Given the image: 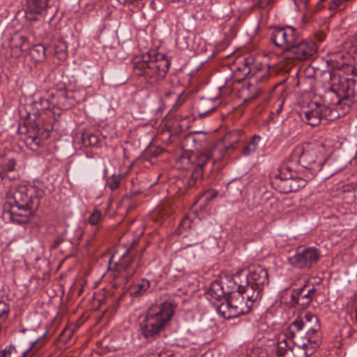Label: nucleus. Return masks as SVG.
<instances>
[{
  "mask_svg": "<svg viewBox=\"0 0 357 357\" xmlns=\"http://www.w3.org/2000/svg\"><path fill=\"white\" fill-rule=\"evenodd\" d=\"M164 206H161L155 210L151 215V218L155 220L156 216H160L161 219L164 218L165 213L164 212Z\"/></svg>",
  "mask_w": 357,
  "mask_h": 357,
  "instance_id": "nucleus-33",
  "label": "nucleus"
},
{
  "mask_svg": "<svg viewBox=\"0 0 357 357\" xmlns=\"http://www.w3.org/2000/svg\"><path fill=\"white\" fill-rule=\"evenodd\" d=\"M128 250H126V251L125 252V253H123V254L120 257V261H119V263H120V266H123V260L124 259V258L126 257V255L128 254Z\"/></svg>",
  "mask_w": 357,
  "mask_h": 357,
  "instance_id": "nucleus-38",
  "label": "nucleus"
},
{
  "mask_svg": "<svg viewBox=\"0 0 357 357\" xmlns=\"http://www.w3.org/2000/svg\"><path fill=\"white\" fill-rule=\"evenodd\" d=\"M290 341L289 330L286 334L279 336L276 344V352L278 356L288 357L290 355L291 346Z\"/></svg>",
  "mask_w": 357,
  "mask_h": 357,
  "instance_id": "nucleus-19",
  "label": "nucleus"
},
{
  "mask_svg": "<svg viewBox=\"0 0 357 357\" xmlns=\"http://www.w3.org/2000/svg\"><path fill=\"white\" fill-rule=\"evenodd\" d=\"M351 43H352V45H357V33L356 35H354Z\"/></svg>",
  "mask_w": 357,
  "mask_h": 357,
  "instance_id": "nucleus-41",
  "label": "nucleus"
},
{
  "mask_svg": "<svg viewBox=\"0 0 357 357\" xmlns=\"http://www.w3.org/2000/svg\"><path fill=\"white\" fill-rule=\"evenodd\" d=\"M225 282L227 289L231 291H241L244 293L249 287L248 273L241 269L233 275H227Z\"/></svg>",
  "mask_w": 357,
  "mask_h": 357,
  "instance_id": "nucleus-11",
  "label": "nucleus"
},
{
  "mask_svg": "<svg viewBox=\"0 0 357 357\" xmlns=\"http://www.w3.org/2000/svg\"><path fill=\"white\" fill-rule=\"evenodd\" d=\"M42 47V50L43 52V53L47 50V46H44V45H42L40 46Z\"/></svg>",
  "mask_w": 357,
  "mask_h": 357,
  "instance_id": "nucleus-46",
  "label": "nucleus"
},
{
  "mask_svg": "<svg viewBox=\"0 0 357 357\" xmlns=\"http://www.w3.org/2000/svg\"><path fill=\"white\" fill-rule=\"evenodd\" d=\"M104 216L101 211L98 208H95L90 214L88 222L92 226H97L103 220Z\"/></svg>",
  "mask_w": 357,
  "mask_h": 357,
  "instance_id": "nucleus-26",
  "label": "nucleus"
},
{
  "mask_svg": "<svg viewBox=\"0 0 357 357\" xmlns=\"http://www.w3.org/2000/svg\"><path fill=\"white\" fill-rule=\"evenodd\" d=\"M294 173L287 167H282L280 169L279 174L276 176L275 179H290L294 176Z\"/></svg>",
  "mask_w": 357,
  "mask_h": 357,
  "instance_id": "nucleus-29",
  "label": "nucleus"
},
{
  "mask_svg": "<svg viewBox=\"0 0 357 357\" xmlns=\"http://www.w3.org/2000/svg\"><path fill=\"white\" fill-rule=\"evenodd\" d=\"M27 140L29 141L30 144H34L36 146L40 145V139L36 136L29 137Z\"/></svg>",
  "mask_w": 357,
  "mask_h": 357,
  "instance_id": "nucleus-34",
  "label": "nucleus"
},
{
  "mask_svg": "<svg viewBox=\"0 0 357 357\" xmlns=\"http://www.w3.org/2000/svg\"><path fill=\"white\" fill-rule=\"evenodd\" d=\"M289 328L290 333H299L300 335L311 340L312 343L319 344L321 342L319 319L312 313H306L303 317L297 318L290 324Z\"/></svg>",
  "mask_w": 357,
  "mask_h": 357,
  "instance_id": "nucleus-5",
  "label": "nucleus"
},
{
  "mask_svg": "<svg viewBox=\"0 0 357 357\" xmlns=\"http://www.w3.org/2000/svg\"><path fill=\"white\" fill-rule=\"evenodd\" d=\"M326 160V149L321 142L306 146L299 155L298 162L309 172L308 178L319 172Z\"/></svg>",
  "mask_w": 357,
  "mask_h": 357,
  "instance_id": "nucleus-4",
  "label": "nucleus"
},
{
  "mask_svg": "<svg viewBox=\"0 0 357 357\" xmlns=\"http://www.w3.org/2000/svg\"><path fill=\"white\" fill-rule=\"evenodd\" d=\"M267 356H268L267 353L266 351H264V350H262L259 347L255 348L250 354V357H267Z\"/></svg>",
  "mask_w": 357,
  "mask_h": 357,
  "instance_id": "nucleus-32",
  "label": "nucleus"
},
{
  "mask_svg": "<svg viewBox=\"0 0 357 357\" xmlns=\"http://www.w3.org/2000/svg\"><path fill=\"white\" fill-rule=\"evenodd\" d=\"M8 312L7 310H3L1 313H0V320L4 319L7 317Z\"/></svg>",
  "mask_w": 357,
  "mask_h": 357,
  "instance_id": "nucleus-37",
  "label": "nucleus"
},
{
  "mask_svg": "<svg viewBox=\"0 0 357 357\" xmlns=\"http://www.w3.org/2000/svg\"><path fill=\"white\" fill-rule=\"evenodd\" d=\"M47 101L48 102L47 107L52 105L54 107L57 106L63 109L70 107L74 104L70 93L65 89L57 90L55 93H52L50 99H48Z\"/></svg>",
  "mask_w": 357,
  "mask_h": 357,
  "instance_id": "nucleus-12",
  "label": "nucleus"
},
{
  "mask_svg": "<svg viewBox=\"0 0 357 357\" xmlns=\"http://www.w3.org/2000/svg\"><path fill=\"white\" fill-rule=\"evenodd\" d=\"M139 267V260L137 258L132 259L128 264L123 266L126 276L128 278L132 277L135 273H137V270Z\"/></svg>",
  "mask_w": 357,
  "mask_h": 357,
  "instance_id": "nucleus-25",
  "label": "nucleus"
},
{
  "mask_svg": "<svg viewBox=\"0 0 357 357\" xmlns=\"http://www.w3.org/2000/svg\"><path fill=\"white\" fill-rule=\"evenodd\" d=\"M278 200L274 197H271L268 198L266 202V207L270 208L271 211H276L278 208Z\"/></svg>",
  "mask_w": 357,
  "mask_h": 357,
  "instance_id": "nucleus-31",
  "label": "nucleus"
},
{
  "mask_svg": "<svg viewBox=\"0 0 357 357\" xmlns=\"http://www.w3.org/2000/svg\"><path fill=\"white\" fill-rule=\"evenodd\" d=\"M174 306L170 303L149 309L139 321V333L144 338L151 340L159 335L170 321Z\"/></svg>",
  "mask_w": 357,
  "mask_h": 357,
  "instance_id": "nucleus-2",
  "label": "nucleus"
},
{
  "mask_svg": "<svg viewBox=\"0 0 357 357\" xmlns=\"http://www.w3.org/2000/svg\"><path fill=\"white\" fill-rule=\"evenodd\" d=\"M142 63L136 66L137 70H140V75L145 77H152L157 72L159 66L157 61L162 60L165 63L167 68L169 66V61L166 60L165 56L162 54L156 53L155 50H147L142 54Z\"/></svg>",
  "mask_w": 357,
  "mask_h": 357,
  "instance_id": "nucleus-8",
  "label": "nucleus"
},
{
  "mask_svg": "<svg viewBox=\"0 0 357 357\" xmlns=\"http://www.w3.org/2000/svg\"><path fill=\"white\" fill-rule=\"evenodd\" d=\"M314 288L310 289L307 293L303 292V289H299L298 303L303 307H307L314 296Z\"/></svg>",
  "mask_w": 357,
  "mask_h": 357,
  "instance_id": "nucleus-20",
  "label": "nucleus"
},
{
  "mask_svg": "<svg viewBox=\"0 0 357 357\" xmlns=\"http://www.w3.org/2000/svg\"><path fill=\"white\" fill-rule=\"evenodd\" d=\"M259 301L250 289H247L244 293L231 291L229 298L218 305L216 310L224 319H231L248 313Z\"/></svg>",
  "mask_w": 357,
  "mask_h": 357,
  "instance_id": "nucleus-3",
  "label": "nucleus"
},
{
  "mask_svg": "<svg viewBox=\"0 0 357 357\" xmlns=\"http://www.w3.org/2000/svg\"><path fill=\"white\" fill-rule=\"evenodd\" d=\"M298 32L291 26L276 28L272 31L271 39L273 45H296Z\"/></svg>",
  "mask_w": 357,
  "mask_h": 357,
  "instance_id": "nucleus-10",
  "label": "nucleus"
},
{
  "mask_svg": "<svg viewBox=\"0 0 357 357\" xmlns=\"http://www.w3.org/2000/svg\"><path fill=\"white\" fill-rule=\"evenodd\" d=\"M122 178L123 176L121 174L112 175L108 178L106 185L111 190H114L119 187Z\"/></svg>",
  "mask_w": 357,
  "mask_h": 357,
  "instance_id": "nucleus-28",
  "label": "nucleus"
},
{
  "mask_svg": "<svg viewBox=\"0 0 357 357\" xmlns=\"http://www.w3.org/2000/svg\"><path fill=\"white\" fill-rule=\"evenodd\" d=\"M249 287L248 289L261 300L265 286L268 284L267 271L260 266L253 267L248 273Z\"/></svg>",
  "mask_w": 357,
  "mask_h": 357,
  "instance_id": "nucleus-9",
  "label": "nucleus"
},
{
  "mask_svg": "<svg viewBox=\"0 0 357 357\" xmlns=\"http://www.w3.org/2000/svg\"><path fill=\"white\" fill-rule=\"evenodd\" d=\"M324 41V34H320L319 36H317V42L318 43H322Z\"/></svg>",
  "mask_w": 357,
  "mask_h": 357,
  "instance_id": "nucleus-39",
  "label": "nucleus"
},
{
  "mask_svg": "<svg viewBox=\"0 0 357 357\" xmlns=\"http://www.w3.org/2000/svg\"><path fill=\"white\" fill-rule=\"evenodd\" d=\"M56 48H55V50L57 51V50L59 49V47H64V50L63 51L66 52V49L67 47V46H59V45H56V46H54Z\"/></svg>",
  "mask_w": 357,
  "mask_h": 357,
  "instance_id": "nucleus-43",
  "label": "nucleus"
},
{
  "mask_svg": "<svg viewBox=\"0 0 357 357\" xmlns=\"http://www.w3.org/2000/svg\"><path fill=\"white\" fill-rule=\"evenodd\" d=\"M150 357H155V356L154 355H151Z\"/></svg>",
  "mask_w": 357,
  "mask_h": 357,
  "instance_id": "nucleus-50",
  "label": "nucleus"
},
{
  "mask_svg": "<svg viewBox=\"0 0 357 357\" xmlns=\"http://www.w3.org/2000/svg\"><path fill=\"white\" fill-rule=\"evenodd\" d=\"M65 56H66V53L64 52V53L63 54V57L64 58Z\"/></svg>",
  "mask_w": 357,
  "mask_h": 357,
  "instance_id": "nucleus-49",
  "label": "nucleus"
},
{
  "mask_svg": "<svg viewBox=\"0 0 357 357\" xmlns=\"http://www.w3.org/2000/svg\"><path fill=\"white\" fill-rule=\"evenodd\" d=\"M217 195L218 191L213 189L207 190L198 198L197 203L199 204L200 207H203L208 204Z\"/></svg>",
  "mask_w": 357,
  "mask_h": 357,
  "instance_id": "nucleus-21",
  "label": "nucleus"
},
{
  "mask_svg": "<svg viewBox=\"0 0 357 357\" xmlns=\"http://www.w3.org/2000/svg\"><path fill=\"white\" fill-rule=\"evenodd\" d=\"M274 2V0H260V6L261 8H266V6L272 4Z\"/></svg>",
  "mask_w": 357,
  "mask_h": 357,
  "instance_id": "nucleus-35",
  "label": "nucleus"
},
{
  "mask_svg": "<svg viewBox=\"0 0 357 357\" xmlns=\"http://www.w3.org/2000/svg\"><path fill=\"white\" fill-rule=\"evenodd\" d=\"M50 0H26L25 13L30 20H36L37 15H43L50 6Z\"/></svg>",
  "mask_w": 357,
  "mask_h": 357,
  "instance_id": "nucleus-13",
  "label": "nucleus"
},
{
  "mask_svg": "<svg viewBox=\"0 0 357 357\" xmlns=\"http://www.w3.org/2000/svg\"><path fill=\"white\" fill-rule=\"evenodd\" d=\"M230 289H227L225 282V277L220 280H215L211 282L208 296L211 300L220 301L226 294H230Z\"/></svg>",
  "mask_w": 357,
  "mask_h": 357,
  "instance_id": "nucleus-15",
  "label": "nucleus"
},
{
  "mask_svg": "<svg viewBox=\"0 0 357 357\" xmlns=\"http://www.w3.org/2000/svg\"><path fill=\"white\" fill-rule=\"evenodd\" d=\"M285 50L294 54V58L298 60H307L317 51V46H289Z\"/></svg>",
  "mask_w": 357,
  "mask_h": 357,
  "instance_id": "nucleus-18",
  "label": "nucleus"
},
{
  "mask_svg": "<svg viewBox=\"0 0 357 357\" xmlns=\"http://www.w3.org/2000/svg\"><path fill=\"white\" fill-rule=\"evenodd\" d=\"M282 107V104H280L279 106V108L275 112L277 114H278L280 112Z\"/></svg>",
  "mask_w": 357,
  "mask_h": 357,
  "instance_id": "nucleus-42",
  "label": "nucleus"
},
{
  "mask_svg": "<svg viewBox=\"0 0 357 357\" xmlns=\"http://www.w3.org/2000/svg\"><path fill=\"white\" fill-rule=\"evenodd\" d=\"M321 112L318 103H312L309 108L301 113L303 121L312 126H318L321 120Z\"/></svg>",
  "mask_w": 357,
  "mask_h": 357,
  "instance_id": "nucleus-16",
  "label": "nucleus"
},
{
  "mask_svg": "<svg viewBox=\"0 0 357 357\" xmlns=\"http://www.w3.org/2000/svg\"><path fill=\"white\" fill-rule=\"evenodd\" d=\"M300 1L303 2L305 6L308 4V2L310 0H299Z\"/></svg>",
  "mask_w": 357,
  "mask_h": 357,
  "instance_id": "nucleus-45",
  "label": "nucleus"
},
{
  "mask_svg": "<svg viewBox=\"0 0 357 357\" xmlns=\"http://www.w3.org/2000/svg\"><path fill=\"white\" fill-rule=\"evenodd\" d=\"M15 351V346L10 344L0 351V357H11L12 354Z\"/></svg>",
  "mask_w": 357,
  "mask_h": 357,
  "instance_id": "nucleus-30",
  "label": "nucleus"
},
{
  "mask_svg": "<svg viewBox=\"0 0 357 357\" xmlns=\"http://www.w3.org/2000/svg\"><path fill=\"white\" fill-rule=\"evenodd\" d=\"M350 106L351 102H349L347 98L339 99L335 103H334L335 108H331L330 107L319 104V108L321 112V119L325 118L331 121L334 120L340 116V114L337 113V109H342L344 110L342 113H344L345 110Z\"/></svg>",
  "mask_w": 357,
  "mask_h": 357,
  "instance_id": "nucleus-14",
  "label": "nucleus"
},
{
  "mask_svg": "<svg viewBox=\"0 0 357 357\" xmlns=\"http://www.w3.org/2000/svg\"><path fill=\"white\" fill-rule=\"evenodd\" d=\"M37 46H33L32 48H31V52H33V51H38L37 50L35 49V47H36Z\"/></svg>",
  "mask_w": 357,
  "mask_h": 357,
  "instance_id": "nucleus-47",
  "label": "nucleus"
},
{
  "mask_svg": "<svg viewBox=\"0 0 357 357\" xmlns=\"http://www.w3.org/2000/svg\"><path fill=\"white\" fill-rule=\"evenodd\" d=\"M180 161L184 164H190L187 169H192L191 178L188 181V187L192 188L197 181L202 178L203 169L206 164L211 160L208 153L196 152L189 156H182Z\"/></svg>",
  "mask_w": 357,
  "mask_h": 357,
  "instance_id": "nucleus-6",
  "label": "nucleus"
},
{
  "mask_svg": "<svg viewBox=\"0 0 357 357\" xmlns=\"http://www.w3.org/2000/svg\"><path fill=\"white\" fill-rule=\"evenodd\" d=\"M319 258L318 250L308 247L298 249L293 256L289 257V261L295 268L309 269L318 262Z\"/></svg>",
  "mask_w": 357,
  "mask_h": 357,
  "instance_id": "nucleus-7",
  "label": "nucleus"
},
{
  "mask_svg": "<svg viewBox=\"0 0 357 357\" xmlns=\"http://www.w3.org/2000/svg\"><path fill=\"white\" fill-rule=\"evenodd\" d=\"M189 223V220L186 218L182 220V222H181V226L183 227H190Z\"/></svg>",
  "mask_w": 357,
  "mask_h": 357,
  "instance_id": "nucleus-36",
  "label": "nucleus"
},
{
  "mask_svg": "<svg viewBox=\"0 0 357 357\" xmlns=\"http://www.w3.org/2000/svg\"><path fill=\"white\" fill-rule=\"evenodd\" d=\"M298 45H305V44L303 43V42H301Z\"/></svg>",
  "mask_w": 357,
  "mask_h": 357,
  "instance_id": "nucleus-48",
  "label": "nucleus"
},
{
  "mask_svg": "<svg viewBox=\"0 0 357 357\" xmlns=\"http://www.w3.org/2000/svg\"><path fill=\"white\" fill-rule=\"evenodd\" d=\"M16 161L13 158H0V178L15 179L19 174L15 169Z\"/></svg>",
  "mask_w": 357,
  "mask_h": 357,
  "instance_id": "nucleus-17",
  "label": "nucleus"
},
{
  "mask_svg": "<svg viewBox=\"0 0 357 357\" xmlns=\"http://www.w3.org/2000/svg\"><path fill=\"white\" fill-rule=\"evenodd\" d=\"M307 176H308V175ZM307 179H309L308 177H307V178H303L298 176L296 174H294L291 178L289 179L291 192H296L300 188L305 187L307 183Z\"/></svg>",
  "mask_w": 357,
  "mask_h": 357,
  "instance_id": "nucleus-22",
  "label": "nucleus"
},
{
  "mask_svg": "<svg viewBox=\"0 0 357 357\" xmlns=\"http://www.w3.org/2000/svg\"><path fill=\"white\" fill-rule=\"evenodd\" d=\"M43 194L38 184L12 186L6 195L3 220L16 224L26 222L38 209Z\"/></svg>",
  "mask_w": 357,
  "mask_h": 357,
  "instance_id": "nucleus-1",
  "label": "nucleus"
},
{
  "mask_svg": "<svg viewBox=\"0 0 357 357\" xmlns=\"http://www.w3.org/2000/svg\"><path fill=\"white\" fill-rule=\"evenodd\" d=\"M275 182L280 192L284 194L291 192L289 179H275Z\"/></svg>",
  "mask_w": 357,
  "mask_h": 357,
  "instance_id": "nucleus-27",
  "label": "nucleus"
},
{
  "mask_svg": "<svg viewBox=\"0 0 357 357\" xmlns=\"http://www.w3.org/2000/svg\"><path fill=\"white\" fill-rule=\"evenodd\" d=\"M261 140V137L258 135H255L252 140L244 146L243 149V153L245 155H250L251 153H254Z\"/></svg>",
  "mask_w": 357,
  "mask_h": 357,
  "instance_id": "nucleus-24",
  "label": "nucleus"
},
{
  "mask_svg": "<svg viewBox=\"0 0 357 357\" xmlns=\"http://www.w3.org/2000/svg\"><path fill=\"white\" fill-rule=\"evenodd\" d=\"M89 141L91 142V143H96L97 142V139H96V137L94 136V135H90L89 137Z\"/></svg>",
  "mask_w": 357,
  "mask_h": 357,
  "instance_id": "nucleus-40",
  "label": "nucleus"
},
{
  "mask_svg": "<svg viewBox=\"0 0 357 357\" xmlns=\"http://www.w3.org/2000/svg\"><path fill=\"white\" fill-rule=\"evenodd\" d=\"M149 287V281L146 279H142L133 287L132 294L135 296L142 295L145 293Z\"/></svg>",
  "mask_w": 357,
  "mask_h": 357,
  "instance_id": "nucleus-23",
  "label": "nucleus"
},
{
  "mask_svg": "<svg viewBox=\"0 0 357 357\" xmlns=\"http://www.w3.org/2000/svg\"><path fill=\"white\" fill-rule=\"evenodd\" d=\"M336 56H337V57H341L342 59H344V54L342 53H341V52L337 53L336 54Z\"/></svg>",
  "mask_w": 357,
  "mask_h": 357,
  "instance_id": "nucleus-44",
  "label": "nucleus"
}]
</instances>
